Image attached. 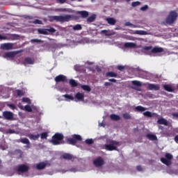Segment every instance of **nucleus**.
<instances>
[{
	"label": "nucleus",
	"mask_w": 178,
	"mask_h": 178,
	"mask_svg": "<svg viewBox=\"0 0 178 178\" xmlns=\"http://www.w3.org/2000/svg\"><path fill=\"white\" fill-rule=\"evenodd\" d=\"M72 20L71 15H65V16H49V21L50 23H53V22H56V23H65V22H70Z\"/></svg>",
	"instance_id": "1"
},
{
	"label": "nucleus",
	"mask_w": 178,
	"mask_h": 178,
	"mask_svg": "<svg viewBox=\"0 0 178 178\" xmlns=\"http://www.w3.org/2000/svg\"><path fill=\"white\" fill-rule=\"evenodd\" d=\"M65 136L62 134L56 133L51 138V140L49 143H51L53 145H60V144H65L63 141Z\"/></svg>",
	"instance_id": "2"
},
{
	"label": "nucleus",
	"mask_w": 178,
	"mask_h": 178,
	"mask_svg": "<svg viewBox=\"0 0 178 178\" xmlns=\"http://www.w3.org/2000/svg\"><path fill=\"white\" fill-rule=\"evenodd\" d=\"M118 145H120V142L111 140L109 144L104 145V149L106 151H117Z\"/></svg>",
	"instance_id": "3"
},
{
	"label": "nucleus",
	"mask_w": 178,
	"mask_h": 178,
	"mask_svg": "<svg viewBox=\"0 0 178 178\" xmlns=\"http://www.w3.org/2000/svg\"><path fill=\"white\" fill-rule=\"evenodd\" d=\"M176 20H177V13L171 11L165 19V23L167 24H173Z\"/></svg>",
	"instance_id": "4"
},
{
	"label": "nucleus",
	"mask_w": 178,
	"mask_h": 178,
	"mask_svg": "<svg viewBox=\"0 0 178 178\" xmlns=\"http://www.w3.org/2000/svg\"><path fill=\"white\" fill-rule=\"evenodd\" d=\"M72 137V138H68L67 139V143L70 144V145H74L75 144H77V141H81V140H83L81 136L78 134H74Z\"/></svg>",
	"instance_id": "5"
},
{
	"label": "nucleus",
	"mask_w": 178,
	"mask_h": 178,
	"mask_svg": "<svg viewBox=\"0 0 178 178\" xmlns=\"http://www.w3.org/2000/svg\"><path fill=\"white\" fill-rule=\"evenodd\" d=\"M165 158H161L160 161L166 166H170L172 165V160L173 159V155L170 153H166L165 155Z\"/></svg>",
	"instance_id": "6"
},
{
	"label": "nucleus",
	"mask_w": 178,
	"mask_h": 178,
	"mask_svg": "<svg viewBox=\"0 0 178 178\" xmlns=\"http://www.w3.org/2000/svg\"><path fill=\"white\" fill-rule=\"evenodd\" d=\"M143 50L151 51L152 54H161V52H163V48L156 47L152 49V46L144 47Z\"/></svg>",
	"instance_id": "7"
},
{
	"label": "nucleus",
	"mask_w": 178,
	"mask_h": 178,
	"mask_svg": "<svg viewBox=\"0 0 178 178\" xmlns=\"http://www.w3.org/2000/svg\"><path fill=\"white\" fill-rule=\"evenodd\" d=\"M93 165L96 168H101V166H104V165H105V161L102 157L99 156L93 161Z\"/></svg>",
	"instance_id": "8"
},
{
	"label": "nucleus",
	"mask_w": 178,
	"mask_h": 178,
	"mask_svg": "<svg viewBox=\"0 0 178 178\" xmlns=\"http://www.w3.org/2000/svg\"><path fill=\"white\" fill-rule=\"evenodd\" d=\"M29 170L30 167L25 164L18 165L17 168V172H19V173H27Z\"/></svg>",
	"instance_id": "9"
},
{
	"label": "nucleus",
	"mask_w": 178,
	"mask_h": 178,
	"mask_svg": "<svg viewBox=\"0 0 178 178\" xmlns=\"http://www.w3.org/2000/svg\"><path fill=\"white\" fill-rule=\"evenodd\" d=\"M47 166H51V163L47 161L44 162H40L36 164V168L38 169V170H42L44 168H47Z\"/></svg>",
	"instance_id": "10"
},
{
	"label": "nucleus",
	"mask_w": 178,
	"mask_h": 178,
	"mask_svg": "<svg viewBox=\"0 0 178 178\" xmlns=\"http://www.w3.org/2000/svg\"><path fill=\"white\" fill-rule=\"evenodd\" d=\"M0 48L4 51L13 49V43H3L1 44Z\"/></svg>",
	"instance_id": "11"
},
{
	"label": "nucleus",
	"mask_w": 178,
	"mask_h": 178,
	"mask_svg": "<svg viewBox=\"0 0 178 178\" xmlns=\"http://www.w3.org/2000/svg\"><path fill=\"white\" fill-rule=\"evenodd\" d=\"M161 87L159 85L154 83H147V89L150 91H159Z\"/></svg>",
	"instance_id": "12"
},
{
	"label": "nucleus",
	"mask_w": 178,
	"mask_h": 178,
	"mask_svg": "<svg viewBox=\"0 0 178 178\" xmlns=\"http://www.w3.org/2000/svg\"><path fill=\"white\" fill-rule=\"evenodd\" d=\"M3 116L6 120H13V113L10 111H4Z\"/></svg>",
	"instance_id": "13"
},
{
	"label": "nucleus",
	"mask_w": 178,
	"mask_h": 178,
	"mask_svg": "<svg viewBox=\"0 0 178 178\" xmlns=\"http://www.w3.org/2000/svg\"><path fill=\"white\" fill-rule=\"evenodd\" d=\"M56 83H65L66 81V76L65 75L60 74L54 79Z\"/></svg>",
	"instance_id": "14"
},
{
	"label": "nucleus",
	"mask_w": 178,
	"mask_h": 178,
	"mask_svg": "<svg viewBox=\"0 0 178 178\" xmlns=\"http://www.w3.org/2000/svg\"><path fill=\"white\" fill-rule=\"evenodd\" d=\"M23 65H24V66H26V65H34V58L26 57L24 60Z\"/></svg>",
	"instance_id": "15"
},
{
	"label": "nucleus",
	"mask_w": 178,
	"mask_h": 178,
	"mask_svg": "<svg viewBox=\"0 0 178 178\" xmlns=\"http://www.w3.org/2000/svg\"><path fill=\"white\" fill-rule=\"evenodd\" d=\"M62 159H65L67 161H72L74 159V157L73 156V155H72L69 153H64L62 155Z\"/></svg>",
	"instance_id": "16"
},
{
	"label": "nucleus",
	"mask_w": 178,
	"mask_h": 178,
	"mask_svg": "<svg viewBox=\"0 0 178 178\" xmlns=\"http://www.w3.org/2000/svg\"><path fill=\"white\" fill-rule=\"evenodd\" d=\"M136 74H140V77H147V74H148V72L144 71L143 70H138L136 71Z\"/></svg>",
	"instance_id": "17"
},
{
	"label": "nucleus",
	"mask_w": 178,
	"mask_h": 178,
	"mask_svg": "<svg viewBox=\"0 0 178 178\" xmlns=\"http://www.w3.org/2000/svg\"><path fill=\"white\" fill-rule=\"evenodd\" d=\"M75 98H76V99H77L79 101H84V93H81L80 92H78L75 95Z\"/></svg>",
	"instance_id": "18"
},
{
	"label": "nucleus",
	"mask_w": 178,
	"mask_h": 178,
	"mask_svg": "<svg viewBox=\"0 0 178 178\" xmlns=\"http://www.w3.org/2000/svg\"><path fill=\"white\" fill-rule=\"evenodd\" d=\"M163 87L165 91H168V92H173L175 91V89L172 88L170 85L165 84L163 85Z\"/></svg>",
	"instance_id": "19"
},
{
	"label": "nucleus",
	"mask_w": 178,
	"mask_h": 178,
	"mask_svg": "<svg viewBox=\"0 0 178 178\" xmlns=\"http://www.w3.org/2000/svg\"><path fill=\"white\" fill-rule=\"evenodd\" d=\"M106 20L108 24H111V26H115V24H116V19H115V18L108 17L106 18Z\"/></svg>",
	"instance_id": "20"
},
{
	"label": "nucleus",
	"mask_w": 178,
	"mask_h": 178,
	"mask_svg": "<svg viewBox=\"0 0 178 178\" xmlns=\"http://www.w3.org/2000/svg\"><path fill=\"white\" fill-rule=\"evenodd\" d=\"M20 143L22 144H26V148H30V140L27 138H24L20 140Z\"/></svg>",
	"instance_id": "21"
},
{
	"label": "nucleus",
	"mask_w": 178,
	"mask_h": 178,
	"mask_svg": "<svg viewBox=\"0 0 178 178\" xmlns=\"http://www.w3.org/2000/svg\"><path fill=\"white\" fill-rule=\"evenodd\" d=\"M146 137L148 140H150V141H156V140H158V138L155 135L151 134H147Z\"/></svg>",
	"instance_id": "22"
},
{
	"label": "nucleus",
	"mask_w": 178,
	"mask_h": 178,
	"mask_svg": "<svg viewBox=\"0 0 178 178\" xmlns=\"http://www.w3.org/2000/svg\"><path fill=\"white\" fill-rule=\"evenodd\" d=\"M95 19H97V15L93 14L87 19V22L88 23H92L95 22Z\"/></svg>",
	"instance_id": "23"
},
{
	"label": "nucleus",
	"mask_w": 178,
	"mask_h": 178,
	"mask_svg": "<svg viewBox=\"0 0 178 178\" xmlns=\"http://www.w3.org/2000/svg\"><path fill=\"white\" fill-rule=\"evenodd\" d=\"M78 15H81L83 19H86L88 17V11H86V10L79 11Z\"/></svg>",
	"instance_id": "24"
},
{
	"label": "nucleus",
	"mask_w": 178,
	"mask_h": 178,
	"mask_svg": "<svg viewBox=\"0 0 178 178\" xmlns=\"http://www.w3.org/2000/svg\"><path fill=\"white\" fill-rule=\"evenodd\" d=\"M158 124H164V126H168V120H166L165 118H160L157 120Z\"/></svg>",
	"instance_id": "25"
},
{
	"label": "nucleus",
	"mask_w": 178,
	"mask_h": 178,
	"mask_svg": "<svg viewBox=\"0 0 178 178\" xmlns=\"http://www.w3.org/2000/svg\"><path fill=\"white\" fill-rule=\"evenodd\" d=\"M38 33L39 34H44V35H48V34H49L48 33V29H39Z\"/></svg>",
	"instance_id": "26"
},
{
	"label": "nucleus",
	"mask_w": 178,
	"mask_h": 178,
	"mask_svg": "<svg viewBox=\"0 0 178 178\" xmlns=\"http://www.w3.org/2000/svg\"><path fill=\"white\" fill-rule=\"evenodd\" d=\"M16 52L15 51H8L5 53L6 58H15Z\"/></svg>",
	"instance_id": "27"
},
{
	"label": "nucleus",
	"mask_w": 178,
	"mask_h": 178,
	"mask_svg": "<svg viewBox=\"0 0 178 178\" xmlns=\"http://www.w3.org/2000/svg\"><path fill=\"white\" fill-rule=\"evenodd\" d=\"M110 118L111 119V120H114L115 122H118V120H120V116L116 114H111L110 115Z\"/></svg>",
	"instance_id": "28"
},
{
	"label": "nucleus",
	"mask_w": 178,
	"mask_h": 178,
	"mask_svg": "<svg viewBox=\"0 0 178 178\" xmlns=\"http://www.w3.org/2000/svg\"><path fill=\"white\" fill-rule=\"evenodd\" d=\"M124 48H136V43L126 42L124 45Z\"/></svg>",
	"instance_id": "29"
},
{
	"label": "nucleus",
	"mask_w": 178,
	"mask_h": 178,
	"mask_svg": "<svg viewBox=\"0 0 178 178\" xmlns=\"http://www.w3.org/2000/svg\"><path fill=\"white\" fill-rule=\"evenodd\" d=\"M40 134H36V135H34V134H30L29 136V138H30V140H33L34 141H35V140H38V138H40Z\"/></svg>",
	"instance_id": "30"
},
{
	"label": "nucleus",
	"mask_w": 178,
	"mask_h": 178,
	"mask_svg": "<svg viewBox=\"0 0 178 178\" xmlns=\"http://www.w3.org/2000/svg\"><path fill=\"white\" fill-rule=\"evenodd\" d=\"M106 77H118V74L113 72H108L106 73Z\"/></svg>",
	"instance_id": "31"
},
{
	"label": "nucleus",
	"mask_w": 178,
	"mask_h": 178,
	"mask_svg": "<svg viewBox=\"0 0 178 178\" xmlns=\"http://www.w3.org/2000/svg\"><path fill=\"white\" fill-rule=\"evenodd\" d=\"M146 109L147 108H145V107H143L142 106H137L135 108V111H136V112H144Z\"/></svg>",
	"instance_id": "32"
},
{
	"label": "nucleus",
	"mask_w": 178,
	"mask_h": 178,
	"mask_svg": "<svg viewBox=\"0 0 178 178\" xmlns=\"http://www.w3.org/2000/svg\"><path fill=\"white\" fill-rule=\"evenodd\" d=\"M81 88L84 91H88V92H90V91H91V87H90V86L88 85H82Z\"/></svg>",
	"instance_id": "33"
},
{
	"label": "nucleus",
	"mask_w": 178,
	"mask_h": 178,
	"mask_svg": "<svg viewBox=\"0 0 178 178\" xmlns=\"http://www.w3.org/2000/svg\"><path fill=\"white\" fill-rule=\"evenodd\" d=\"M70 84L71 87H77L79 86V83H77L74 79H70Z\"/></svg>",
	"instance_id": "34"
},
{
	"label": "nucleus",
	"mask_w": 178,
	"mask_h": 178,
	"mask_svg": "<svg viewBox=\"0 0 178 178\" xmlns=\"http://www.w3.org/2000/svg\"><path fill=\"white\" fill-rule=\"evenodd\" d=\"M102 33H103V34H105V35H107V36L113 35L115 34L113 33V32H111L110 31H107V30H103L102 31Z\"/></svg>",
	"instance_id": "35"
},
{
	"label": "nucleus",
	"mask_w": 178,
	"mask_h": 178,
	"mask_svg": "<svg viewBox=\"0 0 178 178\" xmlns=\"http://www.w3.org/2000/svg\"><path fill=\"white\" fill-rule=\"evenodd\" d=\"M134 34H138L139 35H145L147 34V31H135Z\"/></svg>",
	"instance_id": "36"
},
{
	"label": "nucleus",
	"mask_w": 178,
	"mask_h": 178,
	"mask_svg": "<svg viewBox=\"0 0 178 178\" xmlns=\"http://www.w3.org/2000/svg\"><path fill=\"white\" fill-rule=\"evenodd\" d=\"M48 138V132H43L40 134V138L42 140H47Z\"/></svg>",
	"instance_id": "37"
},
{
	"label": "nucleus",
	"mask_w": 178,
	"mask_h": 178,
	"mask_svg": "<svg viewBox=\"0 0 178 178\" xmlns=\"http://www.w3.org/2000/svg\"><path fill=\"white\" fill-rule=\"evenodd\" d=\"M122 117L127 120L131 119V115H130L129 113H124V114H122Z\"/></svg>",
	"instance_id": "38"
},
{
	"label": "nucleus",
	"mask_w": 178,
	"mask_h": 178,
	"mask_svg": "<svg viewBox=\"0 0 178 178\" xmlns=\"http://www.w3.org/2000/svg\"><path fill=\"white\" fill-rule=\"evenodd\" d=\"M131 83L134 86H136V87H141V86H142L141 82L138 81H132Z\"/></svg>",
	"instance_id": "39"
},
{
	"label": "nucleus",
	"mask_w": 178,
	"mask_h": 178,
	"mask_svg": "<svg viewBox=\"0 0 178 178\" xmlns=\"http://www.w3.org/2000/svg\"><path fill=\"white\" fill-rule=\"evenodd\" d=\"M124 26H129L130 27H133L134 29H137V27H138L137 25L133 24L130 22H125Z\"/></svg>",
	"instance_id": "40"
},
{
	"label": "nucleus",
	"mask_w": 178,
	"mask_h": 178,
	"mask_svg": "<svg viewBox=\"0 0 178 178\" xmlns=\"http://www.w3.org/2000/svg\"><path fill=\"white\" fill-rule=\"evenodd\" d=\"M64 98H66V99H70L71 101H74V97L70 95H63Z\"/></svg>",
	"instance_id": "41"
},
{
	"label": "nucleus",
	"mask_w": 178,
	"mask_h": 178,
	"mask_svg": "<svg viewBox=\"0 0 178 178\" xmlns=\"http://www.w3.org/2000/svg\"><path fill=\"white\" fill-rule=\"evenodd\" d=\"M82 29H83V27L80 24H76L73 26V30L74 31H79Z\"/></svg>",
	"instance_id": "42"
},
{
	"label": "nucleus",
	"mask_w": 178,
	"mask_h": 178,
	"mask_svg": "<svg viewBox=\"0 0 178 178\" xmlns=\"http://www.w3.org/2000/svg\"><path fill=\"white\" fill-rule=\"evenodd\" d=\"M140 5H141V2L140 1H134L131 3V6H133V8H136V6H140Z\"/></svg>",
	"instance_id": "43"
},
{
	"label": "nucleus",
	"mask_w": 178,
	"mask_h": 178,
	"mask_svg": "<svg viewBox=\"0 0 178 178\" xmlns=\"http://www.w3.org/2000/svg\"><path fill=\"white\" fill-rule=\"evenodd\" d=\"M17 95L18 97H23V95H24V93L23 92V90H17Z\"/></svg>",
	"instance_id": "44"
},
{
	"label": "nucleus",
	"mask_w": 178,
	"mask_h": 178,
	"mask_svg": "<svg viewBox=\"0 0 178 178\" xmlns=\"http://www.w3.org/2000/svg\"><path fill=\"white\" fill-rule=\"evenodd\" d=\"M144 116H147V118H152V113L149 111H146L143 113Z\"/></svg>",
	"instance_id": "45"
},
{
	"label": "nucleus",
	"mask_w": 178,
	"mask_h": 178,
	"mask_svg": "<svg viewBox=\"0 0 178 178\" xmlns=\"http://www.w3.org/2000/svg\"><path fill=\"white\" fill-rule=\"evenodd\" d=\"M24 108L27 112H33V108H31V106H30V105H26Z\"/></svg>",
	"instance_id": "46"
},
{
	"label": "nucleus",
	"mask_w": 178,
	"mask_h": 178,
	"mask_svg": "<svg viewBox=\"0 0 178 178\" xmlns=\"http://www.w3.org/2000/svg\"><path fill=\"white\" fill-rule=\"evenodd\" d=\"M85 143L86 144H88V145H91V144H94V140L92 139H86Z\"/></svg>",
	"instance_id": "47"
},
{
	"label": "nucleus",
	"mask_w": 178,
	"mask_h": 178,
	"mask_svg": "<svg viewBox=\"0 0 178 178\" xmlns=\"http://www.w3.org/2000/svg\"><path fill=\"white\" fill-rule=\"evenodd\" d=\"M33 24H42V21L40 19H35L34 21L31 22Z\"/></svg>",
	"instance_id": "48"
},
{
	"label": "nucleus",
	"mask_w": 178,
	"mask_h": 178,
	"mask_svg": "<svg viewBox=\"0 0 178 178\" xmlns=\"http://www.w3.org/2000/svg\"><path fill=\"white\" fill-rule=\"evenodd\" d=\"M56 29L52 27L47 29V33H56Z\"/></svg>",
	"instance_id": "49"
},
{
	"label": "nucleus",
	"mask_w": 178,
	"mask_h": 178,
	"mask_svg": "<svg viewBox=\"0 0 178 178\" xmlns=\"http://www.w3.org/2000/svg\"><path fill=\"white\" fill-rule=\"evenodd\" d=\"M31 42H39L40 44L42 43V40L38 39H32Z\"/></svg>",
	"instance_id": "50"
},
{
	"label": "nucleus",
	"mask_w": 178,
	"mask_h": 178,
	"mask_svg": "<svg viewBox=\"0 0 178 178\" xmlns=\"http://www.w3.org/2000/svg\"><path fill=\"white\" fill-rule=\"evenodd\" d=\"M57 10L58 12H69V9L67 8H58Z\"/></svg>",
	"instance_id": "51"
},
{
	"label": "nucleus",
	"mask_w": 178,
	"mask_h": 178,
	"mask_svg": "<svg viewBox=\"0 0 178 178\" xmlns=\"http://www.w3.org/2000/svg\"><path fill=\"white\" fill-rule=\"evenodd\" d=\"M172 116L173 119H178V112L177 113H172Z\"/></svg>",
	"instance_id": "52"
},
{
	"label": "nucleus",
	"mask_w": 178,
	"mask_h": 178,
	"mask_svg": "<svg viewBox=\"0 0 178 178\" xmlns=\"http://www.w3.org/2000/svg\"><path fill=\"white\" fill-rule=\"evenodd\" d=\"M147 9H148V6L147 5H145L144 6L140 8V10H143V12L147 10Z\"/></svg>",
	"instance_id": "53"
},
{
	"label": "nucleus",
	"mask_w": 178,
	"mask_h": 178,
	"mask_svg": "<svg viewBox=\"0 0 178 178\" xmlns=\"http://www.w3.org/2000/svg\"><path fill=\"white\" fill-rule=\"evenodd\" d=\"M22 102H30V99L28 97L22 98Z\"/></svg>",
	"instance_id": "54"
},
{
	"label": "nucleus",
	"mask_w": 178,
	"mask_h": 178,
	"mask_svg": "<svg viewBox=\"0 0 178 178\" xmlns=\"http://www.w3.org/2000/svg\"><path fill=\"white\" fill-rule=\"evenodd\" d=\"M136 170H138V172H143V167H141V165H137Z\"/></svg>",
	"instance_id": "55"
},
{
	"label": "nucleus",
	"mask_w": 178,
	"mask_h": 178,
	"mask_svg": "<svg viewBox=\"0 0 178 178\" xmlns=\"http://www.w3.org/2000/svg\"><path fill=\"white\" fill-rule=\"evenodd\" d=\"M118 70H120L122 72V70H124V66H123V65H118Z\"/></svg>",
	"instance_id": "56"
},
{
	"label": "nucleus",
	"mask_w": 178,
	"mask_h": 178,
	"mask_svg": "<svg viewBox=\"0 0 178 178\" xmlns=\"http://www.w3.org/2000/svg\"><path fill=\"white\" fill-rule=\"evenodd\" d=\"M8 106L10 108H12V109H16V105H15L13 104H9Z\"/></svg>",
	"instance_id": "57"
},
{
	"label": "nucleus",
	"mask_w": 178,
	"mask_h": 178,
	"mask_svg": "<svg viewBox=\"0 0 178 178\" xmlns=\"http://www.w3.org/2000/svg\"><path fill=\"white\" fill-rule=\"evenodd\" d=\"M58 3H65L66 2V0H56Z\"/></svg>",
	"instance_id": "58"
},
{
	"label": "nucleus",
	"mask_w": 178,
	"mask_h": 178,
	"mask_svg": "<svg viewBox=\"0 0 178 178\" xmlns=\"http://www.w3.org/2000/svg\"><path fill=\"white\" fill-rule=\"evenodd\" d=\"M104 86H105V87H108L109 86H112V83L110 82H105Z\"/></svg>",
	"instance_id": "59"
},
{
	"label": "nucleus",
	"mask_w": 178,
	"mask_h": 178,
	"mask_svg": "<svg viewBox=\"0 0 178 178\" xmlns=\"http://www.w3.org/2000/svg\"><path fill=\"white\" fill-rule=\"evenodd\" d=\"M0 40H6V36L0 35Z\"/></svg>",
	"instance_id": "60"
},
{
	"label": "nucleus",
	"mask_w": 178,
	"mask_h": 178,
	"mask_svg": "<svg viewBox=\"0 0 178 178\" xmlns=\"http://www.w3.org/2000/svg\"><path fill=\"white\" fill-rule=\"evenodd\" d=\"M108 81H111V83H116V79H108Z\"/></svg>",
	"instance_id": "61"
},
{
	"label": "nucleus",
	"mask_w": 178,
	"mask_h": 178,
	"mask_svg": "<svg viewBox=\"0 0 178 178\" xmlns=\"http://www.w3.org/2000/svg\"><path fill=\"white\" fill-rule=\"evenodd\" d=\"M175 141L176 143H178V135H176L175 137Z\"/></svg>",
	"instance_id": "62"
},
{
	"label": "nucleus",
	"mask_w": 178,
	"mask_h": 178,
	"mask_svg": "<svg viewBox=\"0 0 178 178\" xmlns=\"http://www.w3.org/2000/svg\"><path fill=\"white\" fill-rule=\"evenodd\" d=\"M9 133L12 134V133H15V131L13 129H9L8 130Z\"/></svg>",
	"instance_id": "63"
},
{
	"label": "nucleus",
	"mask_w": 178,
	"mask_h": 178,
	"mask_svg": "<svg viewBox=\"0 0 178 178\" xmlns=\"http://www.w3.org/2000/svg\"><path fill=\"white\" fill-rule=\"evenodd\" d=\"M29 19H31V17H29Z\"/></svg>",
	"instance_id": "64"
}]
</instances>
